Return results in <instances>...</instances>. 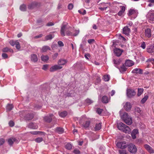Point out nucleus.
<instances>
[{
  "mask_svg": "<svg viewBox=\"0 0 154 154\" xmlns=\"http://www.w3.org/2000/svg\"><path fill=\"white\" fill-rule=\"evenodd\" d=\"M126 126V125L122 122H120L117 125V128L120 130L123 131L125 127Z\"/></svg>",
  "mask_w": 154,
  "mask_h": 154,
  "instance_id": "nucleus-15",
  "label": "nucleus"
},
{
  "mask_svg": "<svg viewBox=\"0 0 154 154\" xmlns=\"http://www.w3.org/2000/svg\"><path fill=\"white\" fill-rule=\"evenodd\" d=\"M130 32V29L127 26H125L123 29V33L127 35H128Z\"/></svg>",
  "mask_w": 154,
  "mask_h": 154,
  "instance_id": "nucleus-11",
  "label": "nucleus"
},
{
  "mask_svg": "<svg viewBox=\"0 0 154 154\" xmlns=\"http://www.w3.org/2000/svg\"><path fill=\"white\" fill-rule=\"evenodd\" d=\"M137 13V11L134 9H130L129 11L128 15L131 16L133 14L136 15Z\"/></svg>",
  "mask_w": 154,
  "mask_h": 154,
  "instance_id": "nucleus-19",
  "label": "nucleus"
},
{
  "mask_svg": "<svg viewBox=\"0 0 154 154\" xmlns=\"http://www.w3.org/2000/svg\"><path fill=\"white\" fill-rule=\"evenodd\" d=\"M90 124V122L89 121H86L85 123L83 124V126L84 128H87L89 127Z\"/></svg>",
  "mask_w": 154,
  "mask_h": 154,
  "instance_id": "nucleus-37",
  "label": "nucleus"
},
{
  "mask_svg": "<svg viewBox=\"0 0 154 154\" xmlns=\"http://www.w3.org/2000/svg\"><path fill=\"white\" fill-rule=\"evenodd\" d=\"M42 60L43 61H46L49 59L47 55H42L41 57Z\"/></svg>",
  "mask_w": 154,
  "mask_h": 154,
  "instance_id": "nucleus-34",
  "label": "nucleus"
},
{
  "mask_svg": "<svg viewBox=\"0 0 154 154\" xmlns=\"http://www.w3.org/2000/svg\"><path fill=\"white\" fill-rule=\"evenodd\" d=\"M55 131L59 134H61L64 132V129L62 128L58 127L56 128Z\"/></svg>",
  "mask_w": 154,
  "mask_h": 154,
  "instance_id": "nucleus-22",
  "label": "nucleus"
},
{
  "mask_svg": "<svg viewBox=\"0 0 154 154\" xmlns=\"http://www.w3.org/2000/svg\"><path fill=\"white\" fill-rule=\"evenodd\" d=\"M122 131L126 133H129L131 131L130 128L126 125Z\"/></svg>",
  "mask_w": 154,
  "mask_h": 154,
  "instance_id": "nucleus-23",
  "label": "nucleus"
},
{
  "mask_svg": "<svg viewBox=\"0 0 154 154\" xmlns=\"http://www.w3.org/2000/svg\"><path fill=\"white\" fill-rule=\"evenodd\" d=\"M53 116V115L51 114H50L49 116H46L44 118V120L47 122H50L52 120V117Z\"/></svg>",
  "mask_w": 154,
  "mask_h": 154,
  "instance_id": "nucleus-14",
  "label": "nucleus"
},
{
  "mask_svg": "<svg viewBox=\"0 0 154 154\" xmlns=\"http://www.w3.org/2000/svg\"><path fill=\"white\" fill-rule=\"evenodd\" d=\"M90 55L89 54H86L85 55V58L88 60L89 59L88 58V57H90Z\"/></svg>",
  "mask_w": 154,
  "mask_h": 154,
  "instance_id": "nucleus-63",
  "label": "nucleus"
},
{
  "mask_svg": "<svg viewBox=\"0 0 154 154\" xmlns=\"http://www.w3.org/2000/svg\"><path fill=\"white\" fill-rule=\"evenodd\" d=\"M79 33V30H76L75 31V33L74 34H73V36H77Z\"/></svg>",
  "mask_w": 154,
  "mask_h": 154,
  "instance_id": "nucleus-64",
  "label": "nucleus"
},
{
  "mask_svg": "<svg viewBox=\"0 0 154 154\" xmlns=\"http://www.w3.org/2000/svg\"><path fill=\"white\" fill-rule=\"evenodd\" d=\"M85 102L87 105H89L93 102V101L90 99H87L86 100Z\"/></svg>",
  "mask_w": 154,
  "mask_h": 154,
  "instance_id": "nucleus-46",
  "label": "nucleus"
},
{
  "mask_svg": "<svg viewBox=\"0 0 154 154\" xmlns=\"http://www.w3.org/2000/svg\"><path fill=\"white\" fill-rule=\"evenodd\" d=\"M101 123L96 124L94 128L95 131L100 130L101 129Z\"/></svg>",
  "mask_w": 154,
  "mask_h": 154,
  "instance_id": "nucleus-32",
  "label": "nucleus"
},
{
  "mask_svg": "<svg viewBox=\"0 0 154 154\" xmlns=\"http://www.w3.org/2000/svg\"><path fill=\"white\" fill-rule=\"evenodd\" d=\"M125 64L126 66L130 67L134 65V62L132 61L128 60L125 61Z\"/></svg>",
  "mask_w": 154,
  "mask_h": 154,
  "instance_id": "nucleus-16",
  "label": "nucleus"
},
{
  "mask_svg": "<svg viewBox=\"0 0 154 154\" xmlns=\"http://www.w3.org/2000/svg\"><path fill=\"white\" fill-rule=\"evenodd\" d=\"M35 6V5L34 3H32L29 5L28 8L29 9H32L34 8Z\"/></svg>",
  "mask_w": 154,
  "mask_h": 154,
  "instance_id": "nucleus-48",
  "label": "nucleus"
},
{
  "mask_svg": "<svg viewBox=\"0 0 154 154\" xmlns=\"http://www.w3.org/2000/svg\"><path fill=\"white\" fill-rule=\"evenodd\" d=\"M48 68V65H44L42 67V69L44 70H46Z\"/></svg>",
  "mask_w": 154,
  "mask_h": 154,
  "instance_id": "nucleus-62",
  "label": "nucleus"
},
{
  "mask_svg": "<svg viewBox=\"0 0 154 154\" xmlns=\"http://www.w3.org/2000/svg\"><path fill=\"white\" fill-rule=\"evenodd\" d=\"M2 51L4 52H7L9 51L11 52H13L12 49L9 48L8 47H6L3 49Z\"/></svg>",
  "mask_w": 154,
  "mask_h": 154,
  "instance_id": "nucleus-35",
  "label": "nucleus"
},
{
  "mask_svg": "<svg viewBox=\"0 0 154 154\" xmlns=\"http://www.w3.org/2000/svg\"><path fill=\"white\" fill-rule=\"evenodd\" d=\"M2 56L4 59L7 58L8 57L7 54L5 53H3L2 54Z\"/></svg>",
  "mask_w": 154,
  "mask_h": 154,
  "instance_id": "nucleus-57",
  "label": "nucleus"
},
{
  "mask_svg": "<svg viewBox=\"0 0 154 154\" xmlns=\"http://www.w3.org/2000/svg\"><path fill=\"white\" fill-rule=\"evenodd\" d=\"M13 108V106L12 104H8L7 106V110L8 111H10Z\"/></svg>",
  "mask_w": 154,
  "mask_h": 154,
  "instance_id": "nucleus-43",
  "label": "nucleus"
},
{
  "mask_svg": "<svg viewBox=\"0 0 154 154\" xmlns=\"http://www.w3.org/2000/svg\"><path fill=\"white\" fill-rule=\"evenodd\" d=\"M62 67L59 66L58 65H55L53 66H52L50 69V71L51 72H54L57 70L60 69H61Z\"/></svg>",
  "mask_w": 154,
  "mask_h": 154,
  "instance_id": "nucleus-7",
  "label": "nucleus"
},
{
  "mask_svg": "<svg viewBox=\"0 0 154 154\" xmlns=\"http://www.w3.org/2000/svg\"><path fill=\"white\" fill-rule=\"evenodd\" d=\"M67 62V61L64 59H60L58 62V64L59 66L64 65Z\"/></svg>",
  "mask_w": 154,
  "mask_h": 154,
  "instance_id": "nucleus-20",
  "label": "nucleus"
},
{
  "mask_svg": "<svg viewBox=\"0 0 154 154\" xmlns=\"http://www.w3.org/2000/svg\"><path fill=\"white\" fill-rule=\"evenodd\" d=\"M67 112L66 111L59 112V116L61 117H65L67 115Z\"/></svg>",
  "mask_w": 154,
  "mask_h": 154,
  "instance_id": "nucleus-31",
  "label": "nucleus"
},
{
  "mask_svg": "<svg viewBox=\"0 0 154 154\" xmlns=\"http://www.w3.org/2000/svg\"><path fill=\"white\" fill-rule=\"evenodd\" d=\"M54 37V35L49 34L46 35L45 37V41H47L49 40H51Z\"/></svg>",
  "mask_w": 154,
  "mask_h": 154,
  "instance_id": "nucleus-26",
  "label": "nucleus"
},
{
  "mask_svg": "<svg viewBox=\"0 0 154 154\" xmlns=\"http://www.w3.org/2000/svg\"><path fill=\"white\" fill-rule=\"evenodd\" d=\"M132 72L133 73L141 74L143 73V70L137 68L134 69L132 71Z\"/></svg>",
  "mask_w": 154,
  "mask_h": 154,
  "instance_id": "nucleus-12",
  "label": "nucleus"
},
{
  "mask_svg": "<svg viewBox=\"0 0 154 154\" xmlns=\"http://www.w3.org/2000/svg\"><path fill=\"white\" fill-rule=\"evenodd\" d=\"M15 45H16V47L17 49H20V46L19 42H18L17 40H16V43Z\"/></svg>",
  "mask_w": 154,
  "mask_h": 154,
  "instance_id": "nucleus-44",
  "label": "nucleus"
},
{
  "mask_svg": "<svg viewBox=\"0 0 154 154\" xmlns=\"http://www.w3.org/2000/svg\"><path fill=\"white\" fill-rule=\"evenodd\" d=\"M18 140L15 138L12 137L9 139L8 140V142L9 144L10 145H12L14 142L18 143Z\"/></svg>",
  "mask_w": 154,
  "mask_h": 154,
  "instance_id": "nucleus-9",
  "label": "nucleus"
},
{
  "mask_svg": "<svg viewBox=\"0 0 154 154\" xmlns=\"http://www.w3.org/2000/svg\"><path fill=\"white\" fill-rule=\"evenodd\" d=\"M103 110L101 109L98 108L97 109V112L98 114H101L102 111Z\"/></svg>",
  "mask_w": 154,
  "mask_h": 154,
  "instance_id": "nucleus-54",
  "label": "nucleus"
},
{
  "mask_svg": "<svg viewBox=\"0 0 154 154\" xmlns=\"http://www.w3.org/2000/svg\"><path fill=\"white\" fill-rule=\"evenodd\" d=\"M68 8L69 10H71L73 8V6L72 4H70L68 5Z\"/></svg>",
  "mask_w": 154,
  "mask_h": 154,
  "instance_id": "nucleus-55",
  "label": "nucleus"
},
{
  "mask_svg": "<svg viewBox=\"0 0 154 154\" xmlns=\"http://www.w3.org/2000/svg\"><path fill=\"white\" fill-rule=\"evenodd\" d=\"M73 152L75 154H79L80 153V151L78 149H75L73 151Z\"/></svg>",
  "mask_w": 154,
  "mask_h": 154,
  "instance_id": "nucleus-58",
  "label": "nucleus"
},
{
  "mask_svg": "<svg viewBox=\"0 0 154 154\" xmlns=\"http://www.w3.org/2000/svg\"><path fill=\"white\" fill-rule=\"evenodd\" d=\"M122 111L119 112L121 116V118L127 125H130L132 123V120L131 117L129 116L127 113H124L122 116L121 115Z\"/></svg>",
  "mask_w": 154,
  "mask_h": 154,
  "instance_id": "nucleus-1",
  "label": "nucleus"
},
{
  "mask_svg": "<svg viewBox=\"0 0 154 154\" xmlns=\"http://www.w3.org/2000/svg\"><path fill=\"white\" fill-rule=\"evenodd\" d=\"M5 143V140L3 138H0V146L3 145Z\"/></svg>",
  "mask_w": 154,
  "mask_h": 154,
  "instance_id": "nucleus-52",
  "label": "nucleus"
},
{
  "mask_svg": "<svg viewBox=\"0 0 154 154\" xmlns=\"http://www.w3.org/2000/svg\"><path fill=\"white\" fill-rule=\"evenodd\" d=\"M124 107L126 110L128 111L131 108V105L130 102H127L125 103Z\"/></svg>",
  "mask_w": 154,
  "mask_h": 154,
  "instance_id": "nucleus-13",
  "label": "nucleus"
},
{
  "mask_svg": "<svg viewBox=\"0 0 154 154\" xmlns=\"http://www.w3.org/2000/svg\"><path fill=\"white\" fill-rule=\"evenodd\" d=\"M29 128L32 129H37V126L36 124H34L33 123H30L28 125Z\"/></svg>",
  "mask_w": 154,
  "mask_h": 154,
  "instance_id": "nucleus-25",
  "label": "nucleus"
},
{
  "mask_svg": "<svg viewBox=\"0 0 154 154\" xmlns=\"http://www.w3.org/2000/svg\"><path fill=\"white\" fill-rule=\"evenodd\" d=\"M58 55V54L57 53H56L54 54L52 58L54 60L56 59V58L57 57Z\"/></svg>",
  "mask_w": 154,
  "mask_h": 154,
  "instance_id": "nucleus-61",
  "label": "nucleus"
},
{
  "mask_svg": "<svg viewBox=\"0 0 154 154\" xmlns=\"http://www.w3.org/2000/svg\"><path fill=\"white\" fill-rule=\"evenodd\" d=\"M43 138L42 137L38 138L35 140V141L37 143H40L43 140Z\"/></svg>",
  "mask_w": 154,
  "mask_h": 154,
  "instance_id": "nucleus-47",
  "label": "nucleus"
},
{
  "mask_svg": "<svg viewBox=\"0 0 154 154\" xmlns=\"http://www.w3.org/2000/svg\"><path fill=\"white\" fill-rule=\"evenodd\" d=\"M51 49L49 47L47 46H43L42 48V52H46L48 50Z\"/></svg>",
  "mask_w": 154,
  "mask_h": 154,
  "instance_id": "nucleus-29",
  "label": "nucleus"
},
{
  "mask_svg": "<svg viewBox=\"0 0 154 154\" xmlns=\"http://www.w3.org/2000/svg\"><path fill=\"white\" fill-rule=\"evenodd\" d=\"M145 36L148 38H149L151 37V30L149 29H147L145 30Z\"/></svg>",
  "mask_w": 154,
  "mask_h": 154,
  "instance_id": "nucleus-17",
  "label": "nucleus"
},
{
  "mask_svg": "<svg viewBox=\"0 0 154 154\" xmlns=\"http://www.w3.org/2000/svg\"><path fill=\"white\" fill-rule=\"evenodd\" d=\"M9 124L10 126L12 127L14 125V123L13 121H10L9 122Z\"/></svg>",
  "mask_w": 154,
  "mask_h": 154,
  "instance_id": "nucleus-53",
  "label": "nucleus"
},
{
  "mask_svg": "<svg viewBox=\"0 0 154 154\" xmlns=\"http://www.w3.org/2000/svg\"><path fill=\"white\" fill-rule=\"evenodd\" d=\"M33 117V115L32 114H28L26 116V119L27 120H30Z\"/></svg>",
  "mask_w": 154,
  "mask_h": 154,
  "instance_id": "nucleus-36",
  "label": "nucleus"
},
{
  "mask_svg": "<svg viewBox=\"0 0 154 154\" xmlns=\"http://www.w3.org/2000/svg\"><path fill=\"white\" fill-rule=\"evenodd\" d=\"M146 17L150 20L154 21V12L153 11H149L146 15Z\"/></svg>",
  "mask_w": 154,
  "mask_h": 154,
  "instance_id": "nucleus-6",
  "label": "nucleus"
},
{
  "mask_svg": "<svg viewBox=\"0 0 154 154\" xmlns=\"http://www.w3.org/2000/svg\"><path fill=\"white\" fill-rule=\"evenodd\" d=\"M144 146L146 150L150 153H154V149L151 147L149 145L145 144Z\"/></svg>",
  "mask_w": 154,
  "mask_h": 154,
  "instance_id": "nucleus-5",
  "label": "nucleus"
},
{
  "mask_svg": "<svg viewBox=\"0 0 154 154\" xmlns=\"http://www.w3.org/2000/svg\"><path fill=\"white\" fill-rule=\"evenodd\" d=\"M148 98V96L146 95L141 100V102L142 103H144L145 102L146 100H147Z\"/></svg>",
  "mask_w": 154,
  "mask_h": 154,
  "instance_id": "nucleus-42",
  "label": "nucleus"
},
{
  "mask_svg": "<svg viewBox=\"0 0 154 154\" xmlns=\"http://www.w3.org/2000/svg\"><path fill=\"white\" fill-rule=\"evenodd\" d=\"M141 47L143 49L145 48L146 45L145 42H143L141 45Z\"/></svg>",
  "mask_w": 154,
  "mask_h": 154,
  "instance_id": "nucleus-56",
  "label": "nucleus"
},
{
  "mask_svg": "<svg viewBox=\"0 0 154 154\" xmlns=\"http://www.w3.org/2000/svg\"><path fill=\"white\" fill-rule=\"evenodd\" d=\"M94 42L95 40L93 39H90L88 40V42L90 44L93 43Z\"/></svg>",
  "mask_w": 154,
  "mask_h": 154,
  "instance_id": "nucleus-51",
  "label": "nucleus"
},
{
  "mask_svg": "<svg viewBox=\"0 0 154 154\" xmlns=\"http://www.w3.org/2000/svg\"><path fill=\"white\" fill-rule=\"evenodd\" d=\"M65 147L68 149H70L72 148V144L68 143L66 144Z\"/></svg>",
  "mask_w": 154,
  "mask_h": 154,
  "instance_id": "nucleus-40",
  "label": "nucleus"
},
{
  "mask_svg": "<svg viewBox=\"0 0 154 154\" xmlns=\"http://www.w3.org/2000/svg\"><path fill=\"white\" fill-rule=\"evenodd\" d=\"M128 150L131 153H135L137 150L136 146L133 144L131 143L128 145Z\"/></svg>",
  "mask_w": 154,
  "mask_h": 154,
  "instance_id": "nucleus-2",
  "label": "nucleus"
},
{
  "mask_svg": "<svg viewBox=\"0 0 154 154\" xmlns=\"http://www.w3.org/2000/svg\"><path fill=\"white\" fill-rule=\"evenodd\" d=\"M66 35H73V34L71 32L68 31L66 32Z\"/></svg>",
  "mask_w": 154,
  "mask_h": 154,
  "instance_id": "nucleus-50",
  "label": "nucleus"
},
{
  "mask_svg": "<svg viewBox=\"0 0 154 154\" xmlns=\"http://www.w3.org/2000/svg\"><path fill=\"white\" fill-rule=\"evenodd\" d=\"M115 54L118 57L120 56L123 51L122 49L119 48H115L114 50Z\"/></svg>",
  "mask_w": 154,
  "mask_h": 154,
  "instance_id": "nucleus-8",
  "label": "nucleus"
},
{
  "mask_svg": "<svg viewBox=\"0 0 154 154\" xmlns=\"http://www.w3.org/2000/svg\"><path fill=\"white\" fill-rule=\"evenodd\" d=\"M102 102L105 103H107L108 102V97L106 96H104L102 98Z\"/></svg>",
  "mask_w": 154,
  "mask_h": 154,
  "instance_id": "nucleus-33",
  "label": "nucleus"
},
{
  "mask_svg": "<svg viewBox=\"0 0 154 154\" xmlns=\"http://www.w3.org/2000/svg\"><path fill=\"white\" fill-rule=\"evenodd\" d=\"M66 24H62L61 26V29L60 30V34L61 35L63 36H64L65 35V31L66 30Z\"/></svg>",
  "mask_w": 154,
  "mask_h": 154,
  "instance_id": "nucleus-10",
  "label": "nucleus"
},
{
  "mask_svg": "<svg viewBox=\"0 0 154 154\" xmlns=\"http://www.w3.org/2000/svg\"><path fill=\"white\" fill-rule=\"evenodd\" d=\"M147 51L149 53L154 52V46L151 45L147 49Z\"/></svg>",
  "mask_w": 154,
  "mask_h": 154,
  "instance_id": "nucleus-27",
  "label": "nucleus"
},
{
  "mask_svg": "<svg viewBox=\"0 0 154 154\" xmlns=\"http://www.w3.org/2000/svg\"><path fill=\"white\" fill-rule=\"evenodd\" d=\"M113 62L115 66L117 68H118V66L120 64V61L119 60L114 59L113 60Z\"/></svg>",
  "mask_w": 154,
  "mask_h": 154,
  "instance_id": "nucleus-30",
  "label": "nucleus"
},
{
  "mask_svg": "<svg viewBox=\"0 0 154 154\" xmlns=\"http://www.w3.org/2000/svg\"><path fill=\"white\" fill-rule=\"evenodd\" d=\"M31 60L32 62H35L38 60V57L36 55L32 54L31 55Z\"/></svg>",
  "mask_w": 154,
  "mask_h": 154,
  "instance_id": "nucleus-21",
  "label": "nucleus"
},
{
  "mask_svg": "<svg viewBox=\"0 0 154 154\" xmlns=\"http://www.w3.org/2000/svg\"><path fill=\"white\" fill-rule=\"evenodd\" d=\"M121 10L119 11L118 13V14L119 16H121L123 13L124 12L125 8L124 6H121Z\"/></svg>",
  "mask_w": 154,
  "mask_h": 154,
  "instance_id": "nucleus-24",
  "label": "nucleus"
},
{
  "mask_svg": "<svg viewBox=\"0 0 154 154\" xmlns=\"http://www.w3.org/2000/svg\"><path fill=\"white\" fill-rule=\"evenodd\" d=\"M135 111L137 112L138 113H140L141 112L140 109L138 107H136L135 108Z\"/></svg>",
  "mask_w": 154,
  "mask_h": 154,
  "instance_id": "nucleus-59",
  "label": "nucleus"
},
{
  "mask_svg": "<svg viewBox=\"0 0 154 154\" xmlns=\"http://www.w3.org/2000/svg\"><path fill=\"white\" fill-rule=\"evenodd\" d=\"M119 69L120 71L122 73L125 71L127 69V68L124 65L121 66L120 68H118Z\"/></svg>",
  "mask_w": 154,
  "mask_h": 154,
  "instance_id": "nucleus-28",
  "label": "nucleus"
},
{
  "mask_svg": "<svg viewBox=\"0 0 154 154\" xmlns=\"http://www.w3.org/2000/svg\"><path fill=\"white\" fill-rule=\"evenodd\" d=\"M116 146L118 148L120 149H125L127 147V145L125 142H118Z\"/></svg>",
  "mask_w": 154,
  "mask_h": 154,
  "instance_id": "nucleus-3",
  "label": "nucleus"
},
{
  "mask_svg": "<svg viewBox=\"0 0 154 154\" xmlns=\"http://www.w3.org/2000/svg\"><path fill=\"white\" fill-rule=\"evenodd\" d=\"M58 45L60 46H63L64 45L63 44V42L61 41H59L58 42Z\"/></svg>",
  "mask_w": 154,
  "mask_h": 154,
  "instance_id": "nucleus-60",
  "label": "nucleus"
},
{
  "mask_svg": "<svg viewBox=\"0 0 154 154\" xmlns=\"http://www.w3.org/2000/svg\"><path fill=\"white\" fill-rule=\"evenodd\" d=\"M16 40L14 41V40H12L10 41L9 43L11 45L14 46L15 45L16 43Z\"/></svg>",
  "mask_w": 154,
  "mask_h": 154,
  "instance_id": "nucleus-49",
  "label": "nucleus"
},
{
  "mask_svg": "<svg viewBox=\"0 0 154 154\" xmlns=\"http://www.w3.org/2000/svg\"><path fill=\"white\" fill-rule=\"evenodd\" d=\"M135 94L136 93L134 90L131 89L127 90V94L128 97L131 98L135 96Z\"/></svg>",
  "mask_w": 154,
  "mask_h": 154,
  "instance_id": "nucleus-4",
  "label": "nucleus"
},
{
  "mask_svg": "<svg viewBox=\"0 0 154 154\" xmlns=\"http://www.w3.org/2000/svg\"><path fill=\"white\" fill-rule=\"evenodd\" d=\"M109 75H105L103 76V79L104 80L106 81H108L109 80Z\"/></svg>",
  "mask_w": 154,
  "mask_h": 154,
  "instance_id": "nucleus-41",
  "label": "nucleus"
},
{
  "mask_svg": "<svg viewBox=\"0 0 154 154\" xmlns=\"http://www.w3.org/2000/svg\"><path fill=\"white\" fill-rule=\"evenodd\" d=\"M26 7L25 5L23 4L21 5L20 7V9L21 11H25L26 10Z\"/></svg>",
  "mask_w": 154,
  "mask_h": 154,
  "instance_id": "nucleus-39",
  "label": "nucleus"
},
{
  "mask_svg": "<svg viewBox=\"0 0 154 154\" xmlns=\"http://www.w3.org/2000/svg\"><path fill=\"white\" fill-rule=\"evenodd\" d=\"M138 133V130L137 129H134L133 131L131 134V135L132 137V138L133 139H135L136 138V135Z\"/></svg>",
  "mask_w": 154,
  "mask_h": 154,
  "instance_id": "nucleus-18",
  "label": "nucleus"
},
{
  "mask_svg": "<svg viewBox=\"0 0 154 154\" xmlns=\"http://www.w3.org/2000/svg\"><path fill=\"white\" fill-rule=\"evenodd\" d=\"M119 154H127L126 150L123 149H119Z\"/></svg>",
  "mask_w": 154,
  "mask_h": 154,
  "instance_id": "nucleus-45",
  "label": "nucleus"
},
{
  "mask_svg": "<svg viewBox=\"0 0 154 154\" xmlns=\"http://www.w3.org/2000/svg\"><path fill=\"white\" fill-rule=\"evenodd\" d=\"M143 89L142 88H138L137 96H140L143 93Z\"/></svg>",
  "mask_w": 154,
  "mask_h": 154,
  "instance_id": "nucleus-38",
  "label": "nucleus"
}]
</instances>
